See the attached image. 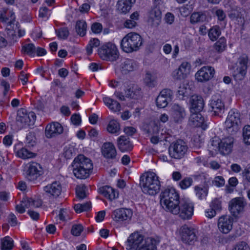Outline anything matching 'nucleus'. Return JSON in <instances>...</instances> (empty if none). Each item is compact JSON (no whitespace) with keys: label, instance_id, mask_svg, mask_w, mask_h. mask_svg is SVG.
Segmentation results:
<instances>
[{"label":"nucleus","instance_id":"obj_3","mask_svg":"<svg viewBox=\"0 0 250 250\" xmlns=\"http://www.w3.org/2000/svg\"><path fill=\"white\" fill-rule=\"evenodd\" d=\"M180 202L179 195L173 188H167L161 193L160 203L167 211L171 212Z\"/></svg>","mask_w":250,"mask_h":250},{"label":"nucleus","instance_id":"obj_40","mask_svg":"<svg viewBox=\"0 0 250 250\" xmlns=\"http://www.w3.org/2000/svg\"><path fill=\"white\" fill-rule=\"evenodd\" d=\"M144 81L145 83L149 87H153L156 84V77L149 72L146 73Z\"/></svg>","mask_w":250,"mask_h":250},{"label":"nucleus","instance_id":"obj_8","mask_svg":"<svg viewBox=\"0 0 250 250\" xmlns=\"http://www.w3.org/2000/svg\"><path fill=\"white\" fill-rule=\"evenodd\" d=\"M188 149L186 142L183 140L178 139L170 144L169 147V155L174 159H182L186 155Z\"/></svg>","mask_w":250,"mask_h":250},{"label":"nucleus","instance_id":"obj_56","mask_svg":"<svg viewBox=\"0 0 250 250\" xmlns=\"http://www.w3.org/2000/svg\"><path fill=\"white\" fill-rule=\"evenodd\" d=\"M231 250H250V248L245 242L242 241L234 245Z\"/></svg>","mask_w":250,"mask_h":250},{"label":"nucleus","instance_id":"obj_9","mask_svg":"<svg viewBox=\"0 0 250 250\" xmlns=\"http://www.w3.org/2000/svg\"><path fill=\"white\" fill-rule=\"evenodd\" d=\"M250 63L249 57L246 54L241 55L236 63V68L233 73V76L236 81H241L244 79Z\"/></svg>","mask_w":250,"mask_h":250},{"label":"nucleus","instance_id":"obj_54","mask_svg":"<svg viewBox=\"0 0 250 250\" xmlns=\"http://www.w3.org/2000/svg\"><path fill=\"white\" fill-rule=\"evenodd\" d=\"M8 15H10L9 18L4 17L3 16H1L0 17V19L2 21H4L7 23L8 26H11L12 24H14L15 22V14L13 11H9L8 13Z\"/></svg>","mask_w":250,"mask_h":250},{"label":"nucleus","instance_id":"obj_31","mask_svg":"<svg viewBox=\"0 0 250 250\" xmlns=\"http://www.w3.org/2000/svg\"><path fill=\"white\" fill-rule=\"evenodd\" d=\"M172 114L175 122L181 121L186 116L185 108L176 104L172 107Z\"/></svg>","mask_w":250,"mask_h":250},{"label":"nucleus","instance_id":"obj_21","mask_svg":"<svg viewBox=\"0 0 250 250\" xmlns=\"http://www.w3.org/2000/svg\"><path fill=\"white\" fill-rule=\"evenodd\" d=\"M43 191L48 197L56 198L62 192V186L59 182L55 181L45 186L43 188Z\"/></svg>","mask_w":250,"mask_h":250},{"label":"nucleus","instance_id":"obj_49","mask_svg":"<svg viewBox=\"0 0 250 250\" xmlns=\"http://www.w3.org/2000/svg\"><path fill=\"white\" fill-rule=\"evenodd\" d=\"M100 44V42L98 39L93 38L91 39L86 48L87 54L88 55L91 54L92 53V49L95 47H97L99 46Z\"/></svg>","mask_w":250,"mask_h":250},{"label":"nucleus","instance_id":"obj_57","mask_svg":"<svg viewBox=\"0 0 250 250\" xmlns=\"http://www.w3.org/2000/svg\"><path fill=\"white\" fill-rule=\"evenodd\" d=\"M7 38L11 42H16L17 36L15 31L11 28L6 27V28Z\"/></svg>","mask_w":250,"mask_h":250},{"label":"nucleus","instance_id":"obj_33","mask_svg":"<svg viewBox=\"0 0 250 250\" xmlns=\"http://www.w3.org/2000/svg\"><path fill=\"white\" fill-rule=\"evenodd\" d=\"M191 113L189 118V122L191 125L196 127L201 126L204 121V117L200 113V112L193 111Z\"/></svg>","mask_w":250,"mask_h":250},{"label":"nucleus","instance_id":"obj_43","mask_svg":"<svg viewBox=\"0 0 250 250\" xmlns=\"http://www.w3.org/2000/svg\"><path fill=\"white\" fill-rule=\"evenodd\" d=\"M194 191L196 196L200 200L205 199L208 192V190L207 188L200 186H195L194 187Z\"/></svg>","mask_w":250,"mask_h":250},{"label":"nucleus","instance_id":"obj_22","mask_svg":"<svg viewBox=\"0 0 250 250\" xmlns=\"http://www.w3.org/2000/svg\"><path fill=\"white\" fill-rule=\"evenodd\" d=\"M232 225L233 218L230 216H223L218 220V229L223 233H228L231 230Z\"/></svg>","mask_w":250,"mask_h":250},{"label":"nucleus","instance_id":"obj_6","mask_svg":"<svg viewBox=\"0 0 250 250\" xmlns=\"http://www.w3.org/2000/svg\"><path fill=\"white\" fill-rule=\"evenodd\" d=\"M98 54L103 60L113 62L119 57V52L116 46L111 42H108L98 49Z\"/></svg>","mask_w":250,"mask_h":250},{"label":"nucleus","instance_id":"obj_20","mask_svg":"<svg viewBox=\"0 0 250 250\" xmlns=\"http://www.w3.org/2000/svg\"><path fill=\"white\" fill-rule=\"evenodd\" d=\"M234 141V138L231 136L225 137L221 139L218 152L223 155L229 154L232 152Z\"/></svg>","mask_w":250,"mask_h":250},{"label":"nucleus","instance_id":"obj_38","mask_svg":"<svg viewBox=\"0 0 250 250\" xmlns=\"http://www.w3.org/2000/svg\"><path fill=\"white\" fill-rule=\"evenodd\" d=\"M18 157L22 159L32 158L35 156V154L24 147H22L16 151Z\"/></svg>","mask_w":250,"mask_h":250},{"label":"nucleus","instance_id":"obj_5","mask_svg":"<svg viewBox=\"0 0 250 250\" xmlns=\"http://www.w3.org/2000/svg\"><path fill=\"white\" fill-rule=\"evenodd\" d=\"M193 204L188 199L182 198L180 203L170 212L182 219H189L193 214Z\"/></svg>","mask_w":250,"mask_h":250},{"label":"nucleus","instance_id":"obj_52","mask_svg":"<svg viewBox=\"0 0 250 250\" xmlns=\"http://www.w3.org/2000/svg\"><path fill=\"white\" fill-rule=\"evenodd\" d=\"M58 38L62 39H66L67 38L69 35L68 29L67 27H63L56 30Z\"/></svg>","mask_w":250,"mask_h":250},{"label":"nucleus","instance_id":"obj_17","mask_svg":"<svg viewBox=\"0 0 250 250\" xmlns=\"http://www.w3.org/2000/svg\"><path fill=\"white\" fill-rule=\"evenodd\" d=\"M124 84L126 97L137 99L142 96L141 88L138 85L128 83H125Z\"/></svg>","mask_w":250,"mask_h":250},{"label":"nucleus","instance_id":"obj_55","mask_svg":"<svg viewBox=\"0 0 250 250\" xmlns=\"http://www.w3.org/2000/svg\"><path fill=\"white\" fill-rule=\"evenodd\" d=\"M36 138L35 133L32 132H29L26 137V143L29 146H33L36 144Z\"/></svg>","mask_w":250,"mask_h":250},{"label":"nucleus","instance_id":"obj_26","mask_svg":"<svg viewBox=\"0 0 250 250\" xmlns=\"http://www.w3.org/2000/svg\"><path fill=\"white\" fill-rule=\"evenodd\" d=\"M98 192L110 201H112L118 197V191L109 186H104L98 188Z\"/></svg>","mask_w":250,"mask_h":250},{"label":"nucleus","instance_id":"obj_44","mask_svg":"<svg viewBox=\"0 0 250 250\" xmlns=\"http://www.w3.org/2000/svg\"><path fill=\"white\" fill-rule=\"evenodd\" d=\"M137 250H156L155 240L150 238L147 239L145 243Z\"/></svg>","mask_w":250,"mask_h":250},{"label":"nucleus","instance_id":"obj_64","mask_svg":"<svg viewBox=\"0 0 250 250\" xmlns=\"http://www.w3.org/2000/svg\"><path fill=\"white\" fill-rule=\"evenodd\" d=\"M210 207L215 209L216 211H219L221 209V202L218 199H215L212 201Z\"/></svg>","mask_w":250,"mask_h":250},{"label":"nucleus","instance_id":"obj_30","mask_svg":"<svg viewBox=\"0 0 250 250\" xmlns=\"http://www.w3.org/2000/svg\"><path fill=\"white\" fill-rule=\"evenodd\" d=\"M117 146L122 152L131 151L133 147L129 138L125 136H121L117 139Z\"/></svg>","mask_w":250,"mask_h":250},{"label":"nucleus","instance_id":"obj_51","mask_svg":"<svg viewBox=\"0 0 250 250\" xmlns=\"http://www.w3.org/2000/svg\"><path fill=\"white\" fill-rule=\"evenodd\" d=\"M243 141L247 145H250V125H245L243 129Z\"/></svg>","mask_w":250,"mask_h":250},{"label":"nucleus","instance_id":"obj_53","mask_svg":"<svg viewBox=\"0 0 250 250\" xmlns=\"http://www.w3.org/2000/svg\"><path fill=\"white\" fill-rule=\"evenodd\" d=\"M241 9L240 7H236V10H231L229 14V18L231 20H237L239 19H242V15L239 11Z\"/></svg>","mask_w":250,"mask_h":250},{"label":"nucleus","instance_id":"obj_12","mask_svg":"<svg viewBox=\"0 0 250 250\" xmlns=\"http://www.w3.org/2000/svg\"><path fill=\"white\" fill-rule=\"evenodd\" d=\"M209 105L213 115L221 117L225 112V104L219 95H214L211 97Z\"/></svg>","mask_w":250,"mask_h":250},{"label":"nucleus","instance_id":"obj_39","mask_svg":"<svg viewBox=\"0 0 250 250\" xmlns=\"http://www.w3.org/2000/svg\"><path fill=\"white\" fill-rule=\"evenodd\" d=\"M21 51L24 54L34 57L36 54V47L32 43L25 44L22 45Z\"/></svg>","mask_w":250,"mask_h":250},{"label":"nucleus","instance_id":"obj_28","mask_svg":"<svg viewBox=\"0 0 250 250\" xmlns=\"http://www.w3.org/2000/svg\"><path fill=\"white\" fill-rule=\"evenodd\" d=\"M161 18V11L159 7L156 6L149 12L148 21L152 26L157 27L160 24Z\"/></svg>","mask_w":250,"mask_h":250},{"label":"nucleus","instance_id":"obj_32","mask_svg":"<svg viewBox=\"0 0 250 250\" xmlns=\"http://www.w3.org/2000/svg\"><path fill=\"white\" fill-rule=\"evenodd\" d=\"M136 0H118L117 9L121 13L125 14L129 11Z\"/></svg>","mask_w":250,"mask_h":250},{"label":"nucleus","instance_id":"obj_18","mask_svg":"<svg viewBox=\"0 0 250 250\" xmlns=\"http://www.w3.org/2000/svg\"><path fill=\"white\" fill-rule=\"evenodd\" d=\"M133 212L130 209L119 208L114 210L112 214V218L116 222L130 221L132 216Z\"/></svg>","mask_w":250,"mask_h":250},{"label":"nucleus","instance_id":"obj_37","mask_svg":"<svg viewBox=\"0 0 250 250\" xmlns=\"http://www.w3.org/2000/svg\"><path fill=\"white\" fill-rule=\"evenodd\" d=\"M76 31L80 36H84L86 32L87 24L84 20H79L77 21L76 24Z\"/></svg>","mask_w":250,"mask_h":250},{"label":"nucleus","instance_id":"obj_45","mask_svg":"<svg viewBox=\"0 0 250 250\" xmlns=\"http://www.w3.org/2000/svg\"><path fill=\"white\" fill-rule=\"evenodd\" d=\"M107 130L112 134L118 133L120 130L119 123L115 120H111L107 125Z\"/></svg>","mask_w":250,"mask_h":250},{"label":"nucleus","instance_id":"obj_11","mask_svg":"<svg viewBox=\"0 0 250 250\" xmlns=\"http://www.w3.org/2000/svg\"><path fill=\"white\" fill-rule=\"evenodd\" d=\"M179 233L181 241L186 245H193L197 240L196 230L186 225L180 228Z\"/></svg>","mask_w":250,"mask_h":250},{"label":"nucleus","instance_id":"obj_42","mask_svg":"<svg viewBox=\"0 0 250 250\" xmlns=\"http://www.w3.org/2000/svg\"><path fill=\"white\" fill-rule=\"evenodd\" d=\"M221 34V32L220 27L216 25L213 26L209 30L208 36L210 40L212 41H215L217 40Z\"/></svg>","mask_w":250,"mask_h":250},{"label":"nucleus","instance_id":"obj_2","mask_svg":"<svg viewBox=\"0 0 250 250\" xmlns=\"http://www.w3.org/2000/svg\"><path fill=\"white\" fill-rule=\"evenodd\" d=\"M140 185L142 191L149 195H155L160 190V181L158 176L153 172H148L146 175L142 176L140 177Z\"/></svg>","mask_w":250,"mask_h":250},{"label":"nucleus","instance_id":"obj_24","mask_svg":"<svg viewBox=\"0 0 250 250\" xmlns=\"http://www.w3.org/2000/svg\"><path fill=\"white\" fill-rule=\"evenodd\" d=\"M101 152L103 156L106 159H115L116 158V149L112 143H104L102 146Z\"/></svg>","mask_w":250,"mask_h":250},{"label":"nucleus","instance_id":"obj_10","mask_svg":"<svg viewBox=\"0 0 250 250\" xmlns=\"http://www.w3.org/2000/svg\"><path fill=\"white\" fill-rule=\"evenodd\" d=\"M36 115L33 112L26 113V110L21 109L19 110L16 117V125L19 129L26 125L31 126L34 124Z\"/></svg>","mask_w":250,"mask_h":250},{"label":"nucleus","instance_id":"obj_4","mask_svg":"<svg viewBox=\"0 0 250 250\" xmlns=\"http://www.w3.org/2000/svg\"><path fill=\"white\" fill-rule=\"evenodd\" d=\"M143 44V39L136 33H128L121 41V47L126 53L137 51Z\"/></svg>","mask_w":250,"mask_h":250},{"label":"nucleus","instance_id":"obj_48","mask_svg":"<svg viewBox=\"0 0 250 250\" xmlns=\"http://www.w3.org/2000/svg\"><path fill=\"white\" fill-rule=\"evenodd\" d=\"M221 142V140L217 137H214L212 138L209 142V149H211L212 150H214L215 152H218Z\"/></svg>","mask_w":250,"mask_h":250},{"label":"nucleus","instance_id":"obj_13","mask_svg":"<svg viewBox=\"0 0 250 250\" xmlns=\"http://www.w3.org/2000/svg\"><path fill=\"white\" fill-rule=\"evenodd\" d=\"M26 178L31 181L37 179L43 173L41 166L36 162L29 163L25 167Z\"/></svg>","mask_w":250,"mask_h":250},{"label":"nucleus","instance_id":"obj_34","mask_svg":"<svg viewBox=\"0 0 250 250\" xmlns=\"http://www.w3.org/2000/svg\"><path fill=\"white\" fill-rule=\"evenodd\" d=\"M103 101L104 104L113 111L117 112L121 110V105L117 101L109 97H104Z\"/></svg>","mask_w":250,"mask_h":250},{"label":"nucleus","instance_id":"obj_25","mask_svg":"<svg viewBox=\"0 0 250 250\" xmlns=\"http://www.w3.org/2000/svg\"><path fill=\"white\" fill-rule=\"evenodd\" d=\"M143 236L138 232L132 233L126 241L127 249L136 250L143 242Z\"/></svg>","mask_w":250,"mask_h":250},{"label":"nucleus","instance_id":"obj_46","mask_svg":"<svg viewBox=\"0 0 250 250\" xmlns=\"http://www.w3.org/2000/svg\"><path fill=\"white\" fill-rule=\"evenodd\" d=\"M227 47L226 40L222 37L214 44V48L218 52H223Z\"/></svg>","mask_w":250,"mask_h":250},{"label":"nucleus","instance_id":"obj_19","mask_svg":"<svg viewBox=\"0 0 250 250\" xmlns=\"http://www.w3.org/2000/svg\"><path fill=\"white\" fill-rule=\"evenodd\" d=\"M190 69V63L188 62H184L180 65L177 69L172 72V76L176 80L184 79L189 74Z\"/></svg>","mask_w":250,"mask_h":250},{"label":"nucleus","instance_id":"obj_62","mask_svg":"<svg viewBox=\"0 0 250 250\" xmlns=\"http://www.w3.org/2000/svg\"><path fill=\"white\" fill-rule=\"evenodd\" d=\"M74 149L72 147H65L64 155L67 159H71L74 155Z\"/></svg>","mask_w":250,"mask_h":250},{"label":"nucleus","instance_id":"obj_36","mask_svg":"<svg viewBox=\"0 0 250 250\" xmlns=\"http://www.w3.org/2000/svg\"><path fill=\"white\" fill-rule=\"evenodd\" d=\"M207 20L206 15L202 12H194L190 16V22L191 23H202Z\"/></svg>","mask_w":250,"mask_h":250},{"label":"nucleus","instance_id":"obj_7","mask_svg":"<svg viewBox=\"0 0 250 250\" xmlns=\"http://www.w3.org/2000/svg\"><path fill=\"white\" fill-rule=\"evenodd\" d=\"M240 115L236 109H231L229 112L225 122L226 130L230 135L235 134L240 128Z\"/></svg>","mask_w":250,"mask_h":250},{"label":"nucleus","instance_id":"obj_16","mask_svg":"<svg viewBox=\"0 0 250 250\" xmlns=\"http://www.w3.org/2000/svg\"><path fill=\"white\" fill-rule=\"evenodd\" d=\"M173 97V92L169 89L162 90L156 98V105L159 108L166 107L168 103L171 101Z\"/></svg>","mask_w":250,"mask_h":250},{"label":"nucleus","instance_id":"obj_61","mask_svg":"<svg viewBox=\"0 0 250 250\" xmlns=\"http://www.w3.org/2000/svg\"><path fill=\"white\" fill-rule=\"evenodd\" d=\"M91 30L95 34H99L103 30V25L99 22H94L91 26Z\"/></svg>","mask_w":250,"mask_h":250},{"label":"nucleus","instance_id":"obj_60","mask_svg":"<svg viewBox=\"0 0 250 250\" xmlns=\"http://www.w3.org/2000/svg\"><path fill=\"white\" fill-rule=\"evenodd\" d=\"M215 14L217 17L218 21L223 22L224 25L226 24V15L222 9H217L215 12Z\"/></svg>","mask_w":250,"mask_h":250},{"label":"nucleus","instance_id":"obj_47","mask_svg":"<svg viewBox=\"0 0 250 250\" xmlns=\"http://www.w3.org/2000/svg\"><path fill=\"white\" fill-rule=\"evenodd\" d=\"M202 142L200 139L199 136H195L191 141V148L193 151L197 153H199L200 151L197 150L200 148L202 146Z\"/></svg>","mask_w":250,"mask_h":250},{"label":"nucleus","instance_id":"obj_35","mask_svg":"<svg viewBox=\"0 0 250 250\" xmlns=\"http://www.w3.org/2000/svg\"><path fill=\"white\" fill-rule=\"evenodd\" d=\"M190 93V88L188 83H183L179 87L177 96L180 99H184Z\"/></svg>","mask_w":250,"mask_h":250},{"label":"nucleus","instance_id":"obj_27","mask_svg":"<svg viewBox=\"0 0 250 250\" xmlns=\"http://www.w3.org/2000/svg\"><path fill=\"white\" fill-rule=\"evenodd\" d=\"M189 102L191 105V112H200L204 107V102L201 96L192 95L190 98Z\"/></svg>","mask_w":250,"mask_h":250},{"label":"nucleus","instance_id":"obj_29","mask_svg":"<svg viewBox=\"0 0 250 250\" xmlns=\"http://www.w3.org/2000/svg\"><path fill=\"white\" fill-rule=\"evenodd\" d=\"M137 68V62L130 59H125L121 64V71L123 74H127L130 72L136 70Z\"/></svg>","mask_w":250,"mask_h":250},{"label":"nucleus","instance_id":"obj_50","mask_svg":"<svg viewBox=\"0 0 250 250\" xmlns=\"http://www.w3.org/2000/svg\"><path fill=\"white\" fill-rule=\"evenodd\" d=\"M86 187L85 185H80L76 187V192L77 197L80 199H83L86 197L85 190Z\"/></svg>","mask_w":250,"mask_h":250},{"label":"nucleus","instance_id":"obj_15","mask_svg":"<svg viewBox=\"0 0 250 250\" xmlns=\"http://www.w3.org/2000/svg\"><path fill=\"white\" fill-rule=\"evenodd\" d=\"M215 73L213 67L209 66H203L195 74V77L198 82H205L213 78Z\"/></svg>","mask_w":250,"mask_h":250},{"label":"nucleus","instance_id":"obj_41","mask_svg":"<svg viewBox=\"0 0 250 250\" xmlns=\"http://www.w3.org/2000/svg\"><path fill=\"white\" fill-rule=\"evenodd\" d=\"M13 246V240L9 236H6L1 239V249L2 250H11Z\"/></svg>","mask_w":250,"mask_h":250},{"label":"nucleus","instance_id":"obj_1","mask_svg":"<svg viewBox=\"0 0 250 250\" xmlns=\"http://www.w3.org/2000/svg\"><path fill=\"white\" fill-rule=\"evenodd\" d=\"M74 175L79 179L88 178L93 169L91 160L83 154L78 155L72 164Z\"/></svg>","mask_w":250,"mask_h":250},{"label":"nucleus","instance_id":"obj_58","mask_svg":"<svg viewBox=\"0 0 250 250\" xmlns=\"http://www.w3.org/2000/svg\"><path fill=\"white\" fill-rule=\"evenodd\" d=\"M192 182L193 180L192 178L186 177L179 183V186L181 188L185 189L189 187L192 185Z\"/></svg>","mask_w":250,"mask_h":250},{"label":"nucleus","instance_id":"obj_63","mask_svg":"<svg viewBox=\"0 0 250 250\" xmlns=\"http://www.w3.org/2000/svg\"><path fill=\"white\" fill-rule=\"evenodd\" d=\"M49 10L46 6H42L39 10L40 17L47 19L49 16Z\"/></svg>","mask_w":250,"mask_h":250},{"label":"nucleus","instance_id":"obj_14","mask_svg":"<svg viewBox=\"0 0 250 250\" xmlns=\"http://www.w3.org/2000/svg\"><path fill=\"white\" fill-rule=\"evenodd\" d=\"M247 202L243 198L236 197L229 202V209L233 216H237L244 210Z\"/></svg>","mask_w":250,"mask_h":250},{"label":"nucleus","instance_id":"obj_23","mask_svg":"<svg viewBox=\"0 0 250 250\" xmlns=\"http://www.w3.org/2000/svg\"><path fill=\"white\" fill-rule=\"evenodd\" d=\"M63 127L58 122H53L48 125L45 128V136L51 138L62 133Z\"/></svg>","mask_w":250,"mask_h":250},{"label":"nucleus","instance_id":"obj_59","mask_svg":"<svg viewBox=\"0 0 250 250\" xmlns=\"http://www.w3.org/2000/svg\"><path fill=\"white\" fill-rule=\"evenodd\" d=\"M83 230V227L81 224H75L72 226L71 230V234L74 236H79Z\"/></svg>","mask_w":250,"mask_h":250}]
</instances>
